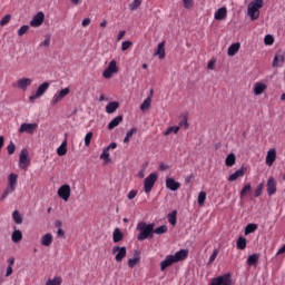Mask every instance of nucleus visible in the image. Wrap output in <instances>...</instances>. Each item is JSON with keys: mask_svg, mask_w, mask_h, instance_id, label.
<instances>
[{"mask_svg": "<svg viewBox=\"0 0 285 285\" xmlns=\"http://www.w3.org/2000/svg\"><path fill=\"white\" fill-rule=\"evenodd\" d=\"M155 228V223L147 224V223H139L137 225V230H140L139 235L137 236L138 242H144L145 239H153V233Z\"/></svg>", "mask_w": 285, "mask_h": 285, "instance_id": "f257e3e1", "label": "nucleus"}, {"mask_svg": "<svg viewBox=\"0 0 285 285\" xmlns=\"http://www.w3.org/2000/svg\"><path fill=\"white\" fill-rule=\"evenodd\" d=\"M18 181H19V175L11 173L8 176V186L2 193V196L0 198L1 202H3V199H7L8 195H12V193H14V190H17Z\"/></svg>", "mask_w": 285, "mask_h": 285, "instance_id": "f03ea898", "label": "nucleus"}, {"mask_svg": "<svg viewBox=\"0 0 285 285\" xmlns=\"http://www.w3.org/2000/svg\"><path fill=\"white\" fill-rule=\"evenodd\" d=\"M259 8H264V0H254L248 4L247 12L252 21L259 19Z\"/></svg>", "mask_w": 285, "mask_h": 285, "instance_id": "7ed1b4c3", "label": "nucleus"}, {"mask_svg": "<svg viewBox=\"0 0 285 285\" xmlns=\"http://www.w3.org/2000/svg\"><path fill=\"white\" fill-rule=\"evenodd\" d=\"M117 72H119V68L117 67V61L111 60L108 67L104 70L102 77L105 79H111L114 75H117Z\"/></svg>", "mask_w": 285, "mask_h": 285, "instance_id": "20e7f679", "label": "nucleus"}, {"mask_svg": "<svg viewBox=\"0 0 285 285\" xmlns=\"http://www.w3.org/2000/svg\"><path fill=\"white\" fill-rule=\"evenodd\" d=\"M210 285H235V283H233L230 274H224L213 278Z\"/></svg>", "mask_w": 285, "mask_h": 285, "instance_id": "39448f33", "label": "nucleus"}, {"mask_svg": "<svg viewBox=\"0 0 285 285\" xmlns=\"http://www.w3.org/2000/svg\"><path fill=\"white\" fill-rule=\"evenodd\" d=\"M158 175L157 173H151L148 177L144 180V188L145 193H150L153 188L155 187V184H157Z\"/></svg>", "mask_w": 285, "mask_h": 285, "instance_id": "423d86ee", "label": "nucleus"}, {"mask_svg": "<svg viewBox=\"0 0 285 285\" xmlns=\"http://www.w3.org/2000/svg\"><path fill=\"white\" fill-rule=\"evenodd\" d=\"M29 153L28 149H22L20 151V156H19V168H21V170H27L28 166H30V158H29Z\"/></svg>", "mask_w": 285, "mask_h": 285, "instance_id": "0eeeda50", "label": "nucleus"}, {"mask_svg": "<svg viewBox=\"0 0 285 285\" xmlns=\"http://www.w3.org/2000/svg\"><path fill=\"white\" fill-rule=\"evenodd\" d=\"M68 95H70V88H65L58 92L55 94V96L51 99V105L52 106H57V104L59 101H62L63 99H66V97H68Z\"/></svg>", "mask_w": 285, "mask_h": 285, "instance_id": "6e6552de", "label": "nucleus"}, {"mask_svg": "<svg viewBox=\"0 0 285 285\" xmlns=\"http://www.w3.org/2000/svg\"><path fill=\"white\" fill-rule=\"evenodd\" d=\"M50 88V82H43L41 83L36 94L31 95L29 97L30 101H35V99H39V97H43V95H46L47 90Z\"/></svg>", "mask_w": 285, "mask_h": 285, "instance_id": "1a4fd4ad", "label": "nucleus"}, {"mask_svg": "<svg viewBox=\"0 0 285 285\" xmlns=\"http://www.w3.org/2000/svg\"><path fill=\"white\" fill-rule=\"evenodd\" d=\"M37 128H39V125L35 122L32 124L23 122L19 128V132L20 134L27 132V135H35V132H37Z\"/></svg>", "mask_w": 285, "mask_h": 285, "instance_id": "9d476101", "label": "nucleus"}, {"mask_svg": "<svg viewBox=\"0 0 285 285\" xmlns=\"http://www.w3.org/2000/svg\"><path fill=\"white\" fill-rule=\"evenodd\" d=\"M111 253L116 255L115 257L116 262H124L127 255V249L126 247L114 246L111 249Z\"/></svg>", "mask_w": 285, "mask_h": 285, "instance_id": "9b49d317", "label": "nucleus"}, {"mask_svg": "<svg viewBox=\"0 0 285 285\" xmlns=\"http://www.w3.org/2000/svg\"><path fill=\"white\" fill-rule=\"evenodd\" d=\"M46 19V14L42 11H39L36 16H33L30 21L31 28H39V26L43 24V20Z\"/></svg>", "mask_w": 285, "mask_h": 285, "instance_id": "f8f14e48", "label": "nucleus"}, {"mask_svg": "<svg viewBox=\"0 0 285 285\" xmlns=\"http://www.w3.org/2000/svg\"><path fill=\"white\" fill-rule=\"evenodd\" d=\"M58 197L63 199V202H68L70 199V185H62L58 189Z\"/></svg>", "mask_w": 285, "mask_h": 285, "instance_id": "ddd939ff", "label": "nucleus"}, {"mask_svg": "<svg viewBox=\"0 0 285 285\" xmlns=\"http://www.w3.org/2000/svg\"><path fill=\"white\" fill-rule=\"evenodd\" d=\"M29 86H32V79L30 78H20L16 83V88L23 90V92L28 90Z\"/></svg>", "mask_w": 285, "mask_h": 285, "instance_id": "4468645a", "label": "nucleus"}, {"mask_svg": "<svg viewBox=\"0 0 285 285\" xmlns=\"http://www.w3.org/2000/svg\"><path fill=\"white\" fill-rule=\"evenodd\" d=\"M267 195H275L277 193V184L275 183V178L269 177L266 185Z\"/></svg>", "mask_w": 285, "mask_h": 285, "instance_id": "2eb2a0df", "label": "nucleus"}, {"mask_svg": "<svg viewBox=\"0 0 285 285\" xmlns=\"http://www.w3.org/2000/svg\"><path fill=\"white\" fill-rule=\"evenodd\" d=\"M173 264H177L173 255L166 256V258L160 263V271H166L168 266H173Z\"/></svg>", "mask_w": 285, "mask_h": 285, "instance_id": "dca6fc26", "label": "nucleus"}, {"mask_svg": "<svg viewBox=\"0 0 285 285\" xmlns=\"http://www.w3.org/2000/svg\"><path fill=\"white\" fill-rule=\"evenodd\" d=\"M277 159V151L275 149H269L266 156V166H273Z\"/></svg>", "mask_w": 285, "mask_h": 285, "instance_id": "f3484780", "label": "nucleus"}, {"mask_svg": "<svg viewBox=\"0 0 285 285\" xmlns=\"http://www.w3.org/2000/svg\"><path fill=\"white\" fill-rule=\"evenodd\" d=\"M174 261L177 262H184V259L188 258V249H180L173 255Z\"/></svg>", "mask_w": 285, "mask_h": 285, "instance_id": "a211bd4d", "label": "nucleus"}, {"mask_svg": "<svg viewBox=\"0 0 285 285\" xmlns=\"http://www.w3.org/2000/svg\"><path fill=\"white\" fill-rule=\"evenodd\" d=\"M180 186L181 184L176 181L174 178L166 179V188H168L169 190H179Z\"/></svg>", "mask_w": 285, "mask_h": 285, "instance_id": "6ab92c4d", "label": "nucleus"}, {"mask_svg": "<svg viewBox=\"0 0 285 285\" xmlns=\"http://www.w3.org/2000/svg\"><path fill=\"white\" fill-rule=\"evenodd\" d=\"M124 121V116L119 115L116 118H114L109 124H108V130H115L119 124Z\"/></svg>", "mask_w": 285, "mask_h": 285, "instance_id": "aec40b11", "label": "nucleus"}, {"mask_svg": "<svg viewBox=\"0 0 285 285\" xmlns=\"http://www.w3.org/2000/svg\"><path fill=\"white\" fill-rule=\"evenodd\" d=\"M245 174L246 170L242 167L228 177V181H237V179H239V177H244Z\"/></svg>", "mask_w": 285, "mask_h": 285, "instance_id": "412c9836", "label": "nucleus"}, {"mask_svg": "<svg viewBox=\"0 0 285 285\" xmlns=\"http://www.w3.org/2000/svg\"><path fill=\"white\" fill-rule=\"evenodd\" d=\"M228 13V11L226 10V8H219L214 17L216 19V21H224V18L226 17V14Z\"/></svg>", "mask_w": 285, "mask_h": 285, "instance_id": "4be33fe9", "label": "nucleus"}, {"mask_svg": "<svg viewBox=\"0 0 285 285\" xmlns=\"http://www.w3.org/2000/svg\"><path fill=\"white\" fill-rule=\"evenodd\" d=\"M267 86L263 82H256L254 85V94L259 96L263 95V92L266 90Z\"/></svg>", "mask_w": 285, "mask_h": 285, "instance_id": "5701e85b", "label": "nucleus"}, {"mask_svg": "<svg viewBox=\"0 0 285 285\" xmlns=\"http://www.w3.org/2000/svg\"><path fill=\"white\" fill-rule=\"evenodd\" d=\"M239 48H242V45L239 42L233 43L227 51V55L229 57H235L236 52H239Z\"/></svg>", "mask_w": 285, "mask_h": 285, "instance_id": "b1692460", "label": "nucleus"}, {"mask_svg": "<svg viewBox=\"0 0 285 285\" xmlns=\"http://www.w3.org/2000/svg\"><path fill=\"white\" fill-rule=\"evenodd\" d=\"M68 153V141L65 140L62 141V144L58 147L57 149V155L59 157H63V155H66Z\"/></svg>", "mask_w": 285, "mask_h": 285, "instance_id": "393cba45", "label": "nucleus"}, {"mask_svg": "<svg viewBox=\"0 0 285 285\" xmlns=\"http://www.w3.org/2000/svg\"><path fill=\"white\" fill-rule=\"evenodd\" d=\"M117 108H119V102L111 101L106 106V112H108V115H112V112L117 111Z\"/></svg>", "mask_w": 285, "mask_h": 285, "instance_id": "a878e982", "label": "nucleus"}, {"mask_svg": "<svg viewBox=\"0 0 285 285\" xmlns=\"http://www.w3.org/2000/svg\"><path fill=\"white\" fill-rule=\"evenodd\" d=\"M258 262H259V254L249 255L247 258L248 266H257Z\"/></svg>", "mask_w": 285, "mask_h": 285, "instance_id": "bb28decb", "label": "nucleus"}, {"mask_svg": "<svg viewBox=\"0 0 285 285\" xmlns=\"http://www.w3.org/2000/svg\"><path fill=\"white\" fill-rule=\"evenodd\" d=\"M112 239L115 244H119L124 239V234L121 233V229L116 228L112 234Z\"/></svg>", "mask_w": 285, "mask_h": 285, "instance_id": "cd10ccee", "label": "nucleus"}, {"mask_svg": "<svg viewBox=\"0 0 285 285\" xmlns=\"http://www.w3.org/2000/svg\"><path fill=\"white\" fill-rule=\"evenodd\" d=\"M21 239H23V234L21 233V230L16 229L12 235H11V240L14 244H19V242H21Z\"/></svg>", "mask_w": 285, "mask_h": 285, "instance_id": "c85d7f7f", "label": "nucleus"}, {"mask_svg": "<svg viewBox=\"0 0 285 285\" xmlns=\"http://www.w3.org/2000/svg\"><path fill=\"white\" fill-rule=\"evenodd\" d=\"M140 259H141V257L139 256V253L136 252L134 258L128 259L129 268H135V266H137V264H139Z\"/></svg>", "mask_w": 285, "mask_h": 285, "instance_id": "c756f323", "label": "nucleus"}, {"mask_svg": "<svg viewBox=\"0 0 285 285\" xmlns=\"http://www.w3.org/2000/svg\"><path fill=\"white\" fill-rule=\"evenodd\" d=\"M42 246H51L52 245V234H45L41 238Z\"/></svg>", "mask_w": 285, "mask_h": 285, "instance_id": "7c9ffc66", "label": "nucleus"}, {"mask_svg": "<svg viewBox=\"0 0 285 285\" xmlns=\"http://www.w3.org/2000/svg\"><path fill=\"white\" fill-rule=\"evenodd\" d=\"M164 46H166V42H160L156 50V55H158L159 59H164L166 57V49Z\"/></svg>", "mask_w": 285, "mask_h": 285, "instance_id": "2f4dec72", "label": "nucleus"}, {"mask_svg": "<svg viewBox=\"0 0 285 285\" xmlns=\"http://www.w3.org/2000/svg\"><path fill=\"white\" fill-rule=\"evenodd\" d=\"M167 219L171 226H175L177 224V210H173L168 214Z\"/></svg>", "mask_w": 285, "mask_h": 285, "instance_id": "473e14b6", "label": "nucleus"}, {"mask_svg": "<svg viewBox=\"0 0 285 285\" xmlns=\"http://www.w3.org/2000/svg\"><path fill=\"white\" fill-rule=\"evenodd\" d=\"M236 157L235 154H229L225 159V165L229 168L235 166Z\"/></svg>", "mask_w": 285, "mask_h": 285, "instance_id": "72a5a7b5", "label": "nucleus"}, {"mask_svg": "<svg viewBox=\"0 0 285 285\" xmlns=\"http://www.w3.org/2000/svg\"><path fill=\"white\" fill-rule=\"evenodd\" d=\"M236 246H237L238 250H245L246 249V238L240 236L237 239Z\"/></svg>", "mask_w": 285, "mask_h": 285, "instance_id": "f704fd0d", "label": "nucleus"}, {"mask_svg": "<svg viewBox=\"0 0 285 285\" xmlns=\"http://www.w3.org/2000/svg\"><path fill=\"white\" fill-rule=\"evenodd\" d=\"M110 150L107 147L104 149L102 154L100 155V159L105 161V164H109L110 161Z\"/></svg>", "mask_w": 285, "mask_h": 285, "instance_id": "c9c22d12", "label": "nucleus"}, {"mask_svg": "<svg viewBox=\"0 0 285 285\" xmlns=\"http://www.w3.org/2000/svg\"><path fill=\"white\" fill-rule=\"evenodd\" d=\"M12 219L16 224H23V218L21 217V214H19V210L12 213Z\"/></svg>", "mask_w": 285, "mask_h": 285, "instance_id": "e433bc0d", "label": "nucleus"}, {"mask_svg": "<svg viewBox=\"0 0 285 285\" xmlns=\"http://www.w3.org/2000/svg\"><path fill=\"white\" fill-rule=\"evenodd\" d=\"M61 277L59 276H56L53 278H49L47 282H46V285H61Z\"/></svg>", "mask_w": 285, "mask_h": 285, "instance_id": "4c0bfd02", "label": "nucleus"}, {"mask_svg": "<svg viewBox=\"0 0 285 285\" xmlns=\"http://www.w3.org/2000/svg\"><path fill=\"white\" fill-rule=\"evenodd\" d=\"M258 226L257 224H248L245 227V235H250V233H255V230H257Z\"/></svg>", "mask_w": 285, "mask_h": 285, "instance_id": "58836bf2", "label": "nucleus"}, {"mask_svg": "<svg viewBox=\"0 0 285 285\" xmlns=\"http://www.w3.org/2000/svg\"><path fill=\"white\" fill-rule=\"evenodd\" d=\"M154 233H155V235H164V234L168 233V226L161 225L156 229L154 228Z\"/></svg>", "mask_w": 285, "mask_h": 285, "instance_id": "ea45409f", "label": "nucleus"}, {"mask_svg": "<svg viewBox=\"0 0 285 285\" xmlns=\"http://www.w3.org/2000/svg\"><path fill=\"white\" fill-rule=\"evenodd\" d=\"M177 135V132H179V127L177 126H173V127H168L167 130L164 132L165 137H168V135Z\"/></svg>", "mask_w": 285, "mask_h": 285, "instance_id": "a19ab883", "label": "nucleus"}, {"mask_svg": "<svg viewBox=\"0 0 285 285\" xmlns=\"http://www.w3.org/2000/svg\"><path fill=\"white\" fill-rule=\"evenodd\" d=\"M137 132V128H131L129 131H127L126 137L124 138V144H130V137Z\"/></svg>", "mask_w": 285, "mask_h": 285, "instance_id": "79ce46f5", "label": "nucleus"}, {"mask_svg": "<svg viewBox=\"0 0 285 285\" xmlns=\"http://www.w3.org/2000/svg\"><path fill=\"white\" fill-rule=\"evenodd\" d=\"M153 99L150 97H147L144 102L140 105V110H148L150 108Z\"/></svg>", "mask_w": 285, "mask_h": 285, "instance_id": "37998d69", "label": "nucleus"}, {"mask_svg": "<svg viewBox=\"0 0 285 285\" xmlns=\"http://www.w3.org/2000/svg\"><path fill=\"white\" fill-rule=\"evenodd\" d=\"M250 189H252L250 184L245 185V186L243 187V189L240 190V193H239L240 198L244 199V197H246V195H247L248 193H250Z\"/></svg>", "mask_w": 285, "mask_h": 285, "instance_id": "c03bdc74", "label": "nucleus"}, {"mask_svg": "<svg viewBox=\"0 0 285 285\" xmlns=\"http://www.w3.org/2000/svg\"><path fill=\"white\" fill-rule=\"evenodd\" d=\"M205 203H206V191H200L198 194V205L204 206Z\"/></svg>", "mask_w": 285, "mask_h": 285, "instance_id": "a18cd8bd", "label": "nucleus"}, {"mask_svg": "<svg viewBox=\"0 0 285 285\" xmlns=\"http://www.w3.org/2000/svg\"><path fill=\"white\" fill-rule=\"evenodd\" d=\"M12 19V16L6 14L1 20H0V26L3 28V26H8Z\"/></svg>", "mask_w": 285, "mask_h": 285, "instance_id": "49530a36", "label": "nucleus"}, {"mask_svg": "<svg viewBox=\"0 0 285 285\" xmlns=\"http://www.w3.org/2000/svg\"><path fill=\"white\" fill-rule=\"evenodd\" d=\"M264 43L265 46H273V43H275V38H273L271 35H267L264 38Z\"/></svg>", "mask_w": 285, "mask_h": 285, "instance_id": "de8ad7c7", "label": "nucleus"}, {"mask_svg": "<svg viewBox=\"0 0 285 285\" xmlns=\"http://www.w3.org/2000/svg\"><path fill=\"white\" fill-rule=\"evenodd\" d=\"M29 30L30 26L28 24L20 27V29L18 30V37H23V35H26V32H28Z\"/></svg>", "mask_w": 285, "mask_h": 285, "instance_id": "09e8293b", "label": "nucleus"}, {"mask_svg": "<svg viewBox=\"0 0 285 285\" xmlns=\"http://www.w3.org/2000/svg\"><path fill=\"white\" fill-rule=\"evenodd\" d=\"M263 190H264V183H261L259 185H257L254 191V197H259Z\"/></svg>", "mask_w": 285, "mask_h": 285, "instance_id": "8fccbe9b", "label": "nucleus"}, {"mask_svg": "<svg viewBox=\"0 0 285 285\" xmlns=\"http://www.w3.org/2000/svg\"><path fill=\"white\" fill-rule=\"evenodd\" d=\"M279 62H281V63H284V56H282V55H276V56L274 57L273 66H279Z\"/></svg>", "mask_w": 285, "mask_h": 285, "instance_id": "3c124183", "label": "nucleus"}, {"mask_svg": "<svg viewBox=\"0 0 285 285\" xmlns=\"http://www.w3.org/2000/svg\"><path fill=\"white\" fill-rule=\"evenodd\" d=\"M178 127H179V129L181 127H184L185 130H188L189 125H188V118L186 116H184L183 119L179 121V126Z\"/></svg>", "mask_w": 285, "mask_h": 285, "instance_id": "603ef678", "label": "nucleus"}, {"mask_svg": "<svg viewBox=\"0 0 285 285\" xmlns=\"http://www.w3.org/2000/svg\"><path fill=\"white\" fill-rule=\"evenodd\" d=\"M139 6H141V0H134L129 4V10H137L139 8Z\"/></svg>", "mask_w": 285, "mask_h": 285, "instance_id": "864d4df0", "label": "nucleus"}, {"mask_svg": "<svg viewBox=\"0 0 285 285\" xmlns=\"http://www.w3.org/2000/svg\"><path fill=\"white\" fill-rule=\"evenodd\" d=\"M7 150H8V155H14V150H17V146H14V142L11 141L7 146Z\"/></svg>", "mask_w": 285, "mask_h": 285, "instance_id": "5fc2aeb1", "label": "nucleus"}, {"mask_svg": "<svg viewBox=\"0 0 285 285\" xmlns=\"http://www.w3.org/2000/svg\"><path fill=\"white\" fill-rule=\"evenodd\" d=\"M94 134L90 131L85 136V146H90V141H92Z\"/></svg>", "mask_w": 285, "mask_h": 285, "instance_id": "6e6d98bb", "label": "nucleus"}, {"mask_svg": "<svg viewBox=\"0 0 285 285\" xmlns=\"http://www.w3.org/2000/svg\"><path fill=\"white\" fill-rule=\"evenodd\" d=\"M217 255H219V249H214L213 254L209 257L208 264H213V262H215V259H217Z\"/></svg>", "mask_w": 285, "mask_h": 285, "instance_id": "4d7b16f0", "label": "nucleus"}, {"mask_svg": "<svg viewBox=\"0 0 285 285\" xmlns=\"http://www.w3.org/2000/svg\"><path fill=\"white\" fill-rule=\"evenodd\" d=\"M130 46H132V42H130V41H124V42L121 43V50H122V52H126V50H128V48H130Z\"/></svg>", "mask_w": 285, "mask_h": 285, "instance_id": "13d9d810", "label": "nucleus"}, {"mask_svg": "<svg viewBox=\"0 0 285 285\" xmlns=\"http://www.w3.org/2000/svg\"><path fill=\"white\" fill-rule=\"evenodd\" d=\"M184 3V8H186L187 10H189V8H193V0H183Z\"/></svg>", "mask_w": 285, "mask_h": 285, "instance_id": "bf43d9fd", "label": "nucleus"}, {"mask_svg": "<svg viewBox=\"0 0 285 285\" xmlns=\"http://www.w3.org/2000/svg\"><path fill=\"white\" fill-rule=\"evenodd\" d=\"M128 199H135L137 197V190L132 189L127 195Z\"/></svg>", "mask_w": 285, "mask_h": 285, "instance_id": "052dcab7", "label": "nucleus"}, {"mask_svg": "<svg viewBox=\"0 0 285 285\" xmlns=\"http://www.w3.org/2000/svg\"><path fill=\"white\" fill-rule=\"evenodd\" d=\"M124 37H126V31H120V32L118 33L117 40H118V41H121V39H124Z\"/></svg>", "mask_w": 285, "mask_h": 285, "instance_id": "680f3d73", "label": "nucleus"}, {"mask_svg": "<svg viewBox=\"0 0 285 285\" xmlns=\"http://www.w3.org/2000/svg\"><path fill=\"white\" fill-rule=\"evenodd\" d=\"M90 23V18H85L83 20H82V27L83 28H87V26Z\"/></svg>", "mask_w": 285, "mask_h": 285, "instance_id": "e2e57ef3", "label": "nucleus"}, {"mask_svg": "<svg viewBox=\"0 0 285 285\" xmlns=\"http://www.w3.org/2000/svg\"><path fill=\"white\" fill-rule=\"evenodd\" d=\"M116 148H117V142H111V144L107 147L108 150H115Z\"/></svg>", "mask_w": 285, "mask_h": 285, "instance_id": "0e129e2a", "label": "nucleus"}, {"mask_svg": "<svg viewBox=\"0 0 285 285\" xmlns=\"http://www.w3.org/2000/svg\"><path fill=\"white\" fill-rule=\"evenodd\" d=\"M10 275H12V267H11V266H8V267H7L6 277H10Z\"/></svg>", "mask_w": 285, "mask_h": 285, "instance_id": "69168bd1", "label": "nucleus"}, {"mask_svg": "<svg viewBox=\"0 0 285 285\" xmlns=\"http://www.w3.org/2000/svg\"><path fill=\"white\" fill-rule=\"evenodd\" d=\"M41 46H50V38H46L43 42H41Z\"/></svg>", "mask_w": 285, "mask_h": 285, "instance_id": "338daca9", "label": "nucleus"}, {"mask_svg": "<svg viewBox=\"0 0 285 285\" xmlns=\"http://www.w3.org/2000/svg\"><path fill=\"white\" fill-rule=\"evenodd\" d=\"M8 264H9V266H14V258L13 257H11V258H9L8 259Z\"/></svg>", "mask_w": 285, "mask_h": 285, "instance_id": "774afa93", "label": "nucleus"}]
</instances>
